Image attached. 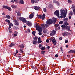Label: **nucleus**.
<instances>
[{"instance_id":"ea45409f","label":"nucleus","mask_w":75,"mask_h":75,"mask_svg":"<svg viewBox=\"0 0 75 75\" xmlns=\"http://www.w3.org/2000/svg\"><path fill=\"white\" fill-rule=\"evenodd\" d=\"M64 21H68V18H65L64 19Z\"/></svg>"},{"instance_id":"393cba45","label":"nucleus","mask_w":75,"mask_h":75,"mask_svg":"<svg viewBox=\"0 0 75 75\" xmlns=\"http://www.w3.org/2000/svg\"><path fill=\"white\" fill-rule=\"evenodd\" d=\"M61 27L62 28H66V26L64 25H62Z\"/></svg>"},{"instance_id":"aec40b11","label":"nucleus","mask_w":75,"mask_h":75,"mask_svg":"<svg viewBox=\"0 0 75 75\" xmlns=\"http://www.w3.org/2000/svg\"><path fill=\"white\" fill-rule=\"evenodd\" d=\"M64 24L66 26H67V25H69V24H68V22L67 21H65L64 22Z\"/></svg>"},{"instance_id":"473e14b6","label":"nucleus","mask_w":75,"mask_h":75,"mask_svg":"<svg viewBox=\"0 0 75 75\" xmlns=\"http://www.w3.org/2000/svg\"><path fill=\"white\" fill-rule=\"evenodd\" d=\"M59 24H56L54 25V27L56 28H57V27H59Z\"/></svg>"},{"instance_id":"7c9ffc66","label":"nucleus","mask_w":75,"mask_h":75,"mask_svg":"<svg viewBox=\"0 0 75 75\" xmlns=\"http://www.w3.org/2000/svg\"><path fill=\"white\" fill-rule=\"evenodd\" d=\"M45 25L46 28H47V27H49V24L47 23L45 24Z\"/></svg>"},{"instance_id":"412c9836","label":"nucleus","mask_w":75,"mask_h":75,"mask_svg":"<svg viewBox=\"0 0 75 75\" xmlns=\"http://www.w3.org/2000/svg\"><path fill=\"white\" fill-rule=\"evenodd\" d=\"M33 44H34L35 45L37 43V41H35V40H33Z\"/></svg>"},{"instance_id":"f257e3e1","label":"nucleus","mask_w":75,"mask_h":75,"mask_svg":"<svg viewBox=\"0 0 75 75\" xmlns=\"http://www.w3.org/2000/svg\"><path fill=\"white\" fill-rule=\"evenodd\" d=\"M53 20L51 19H49L47 21L46 23L49 25L52 24H55V23L57 22V18H53Z\"/></svg>"},{"instance_id":"f3484780","label":"nucleus","mask_w":75,"mask_h":75,"mask_svg":"<svg viewBox=\"0 0 75 75\" xmlns=\"http://www.w3.org/2000/svg\"><path fill=\"white\" fill-rule=\"evenodd\" d=\"M11 7L13 8H17V6L14 5H11Z\"/></svg>"},{"instance_id":"7ed1b4c3","label":"nucleus","mask_w":75,"mask_h":75,"mask_svg":"<svg viewBox=\"0 0 75 75\" xmlns=\"http://www.w3.org/2000/svg\"><path fill=\"white\" fill-rule=\"evenodd\" d=\"M19 19L23 23H27V20L24 18L21 17L19 18Z\"/></svg>"},{"instance_id":"4d7b16f0","label":"nucleus","mask_w":75,"mask_h":75,"mask_svg":"<svg viewBox=\"0 0 75 75\" xmlns=\"http://www.w3.org/2000/svg\"><path fill=\"white\" fill-rule=\"evenodd\" d=\"M68 40H65V43H68Z\"/></svg>"},{"instance_id":"c85d7f7f","label":"nucleus","mask_w":75,"mask_h":75,"mask_svg":"<svg viewBox=\"0 0 75 75\" xmlns=\"http://www.w3.org/2000/svg\"><path fill=\"white\" fill-rule=\"evenodd\" d=\"M68 52L69 53H72L73 54V50H71L70 51H69Z\"/></svg>"},{"instance_id":"f03ea898","label":"nucleus","mask_w":75,"mask_h":75,"mask_svg":"<svg viewBox=\"0 0 75 75\" xmlns=\"http://www.w3.org/2000/svg\"><path fill=\"white\" fill-rule=\"evenodd\" d=\"M61 15H63V18H65L67 16V13L65 12V10L64 9H61Z\"/></svg>"},{"instance_id":"37998d69","label":"nucleus","mask_w":75,"mask_h":75,"mask_svg":"<svg viewBox=\"0 0 75 75\" xmlns=\"http://www.w3.org/2000/svg\"><path fill=\"white\" fill-rule=\"evenodd\" d=\"M59 24H63V21H61L59 22Z\"/></svg>"},{"instance_id":"4be33fe9","label":"nucleus","mask_w":75,"mask_h":75,"mask_svg":"<svg viewBox=\"0 0 75 75\" xmlns=\"http://www.w3.org/2000/svg\"><path fill=\"white\" fill-rule=\"evenodd\" d=\"M5 21L6 22H7L8 23V24H9V23H10V20H8V19H6L5 20Z\"/></svg>"},{"instance_id":"39448f33","label":"nucleus","mask_w":75,"mask_h":75,"mask_svg":"<svg viewBox=\"0 0 75 75\" xmlns=\"http://www.w3.org/2000/svg\"><path fill=\"white\" fill-rule=\"evenodd\" d=\"M56 34V31L55 30H52L50 33V35L51 36H53V35H54Z\"/></svg>"},{"instance_id":"680f3d73","label":"nucleus","mask_w":75,"mask_h":75,"mask_svg":"<svg viewBox=\"0 0 75 75\" xmlns=\"http://www.w3.org/2000/svg\"><path fill=\"white\" fill-rule=\"evenodd\" d=\"M72 8H75V6H74V5H72Z\"/></svg>"},{"instance_id":"864d4df0","label":"nucleus","mask_w":75,"mask_h":75,"mask_svg":"<svg viewBox=\"0 0 75 75\" xmlns=\"http://www.w3.org/2000/svg\"><path fill=\"white\" fill-rule=\"evenodd\" d=\"M53 44H54V45H56V44H57V42L56 41H55V42H53Z\"/></svg>"},{"instance_id":"13d9d810","label":"nucleus","mask_w":75,"mask_h":75,"mask_svg":"<svg viewBox=\"0 0 75 75\" xmlns=\"http://www.w3.org/2000/svg\"><path fill=\"white\" fill-rule=\"evenodd\" d=\"M10 25H11L12 27H13V23H10Z\"/></svg>"},{"instance_id":"f704fd0d","label":"nucleus","mask_w":75,"mask_h":75,"mask_svg":"<svg viewBox=\"0 0 75 75\" xmlns=\"http://www.w3.org/2000/svg\"><path fill=\"white\" fill-rule=\"evenodd\" d=\"M43 10L44 11L45 13H46L47 12V9L46 8H43Z\"/></svg>"},{"instance_id":"58836bf2","label":"nucleus","mask_w":75,"mask_h":75,"mask_svg":"<svg viewBox=\"0 0 75 75\" xmlns=\"http://www.w3.org/2000/svg\"><path fill=\"white\" fill-rule=\"evenodd\" d=\"M39 48H40V49H41V48H42V45H41V44H40L39 45Z\"/></svg>"},{"instance_id":"a211bd4d","label":"nucleus","mask_w":75,"mask_h":75,"mask_svg":"<svg viewBox=\"0 0 75 75\" xmlns=\"http://www.w3.org/2000/svg\"><path fill=\"white\" fill-rule=\"evenodd\" d=\"M21 13L20 12V11H18V12L17 13V16H21Z\"/></svg>"},{"instance_id":"603ef678","label":"nucleus","mask_w":75,"mask_h":75,"mask_svg":"<svg viewBox=\"0 0 75 75\" xmlns=\"http://www.w3.org/2000/svg\"><path fill=\"white\" fill-rule=\"evenodd\" d=\"M18 11H18V10H16L15 11V13H18Z\"/></svg>"},{"instance_id":"0eeeda50","label":"nucleus","mask_w":75,"mask_h":75,"mask_svg":"<svg viewBox=\"0 0 75 75\" xmlns=\"http://www.w3.org/2000/svg\"><path fill=\"white\" fill-rule=\"evenodd\" d=\"M34 13H32V14H30L29 16V17L30 19H31L34 17Z\"/></svg>"},{"instance_id":"6e6d98bb","label":"nucleus","mask_w":75,"mask_h":75,"mask_svg":"<svg viewBox=\"0 0 75 75\" xmlns=\"http://www.w3.org/2000/svg\"><path fill=\"white\" fill-rule=\"evenodd\" d=\"M49 42H50V40H49L48 39H47L46 40V42H47V43Z\"/></svg>"},{"instance_id":"1a4fd4ad","label":"nucleus","mask_w":75,"mask_h":75,"mask_svg":"<svg viewBox=\"0 0 75 75\" xmlns=\"http://www.w3.org/2000/svg\"><path fill=\"white\" fill-rule=\"evenodd\" d=\"M35 27L36 28L37 30H38V29H39L40 28V27L39 26H38V24H36L35 25Z\"/></svg>"},{"instance_id":"6e6552de","label":"nucleus","mask_w":75,"mask_h":75,"mask_svg":"<svg viewBox=\"0 0 75 75\" xmlns=\"http://www.w3.org/2000/svg\"><path fill=\"white\" fill-rule=\"evenodd\" d=\"M26 24L29 27H31V26L32 25V23H31L29 21L26 22Z\"/></svg>"},{"instance_id":"9d476101","label":"nucleus","mask_w":75,"mask_h":75,"mask_svg":"<svg viewBox=\"0 0 75 75\" xmlns=\"http://www.w3.org/2000/svg\"><path fill=\"white\" fill-rule=\"evenodd\" d=\"M53 3H56V4H57V6H59V2L57 1L56 0H54Z\"/></svg>"},{"instance_id":"4c0bfd02","label":"nucleus","mask_w":75,"mask_h":75,"mask_svg":"<svg viewBox=\"0 0 75 75\" xmlns=\"http://www.w3.org/2000/svg\"><path fill=\"white\" fill-rule=\"evenodd\" d=\"M41 42H42V41L41 40H38V44H40V43H41Z\"/></svg>"},{"instance_id":"338daca9","label":"nucleus","mask_w":75,"mask_h":75,"mask_svg":"<svg viewBox=\"0 0 75 75\" xmlns=\"http://www.w3.org/2000/svg\"><path fill=\"white\" fill-rule=\"evenodd\" d=\"M60 18H63V15H61Z\"/></svg>"},{"instance_id":"9b49d317","label":"nucleus","mask_w":75,"mask_h":75,"mask_svg":"<svg viewBox=\"0 0 75 75\" xmlns=\"http://www.w3.org/2000/svg\"><path fill=\"white\" fill-rule=\"evenodd\" d=\"M45 14H43L42 16H41V18L43 20H44L45 19Z\"/></svg>"},{"instance_id":"bf43d9fd","label":"nucleus","mask_w":75,"mask_h":75,"mask_svg":"<svg viewBox=\"0 0 75 75\" xmlns=\"http://www.w3.org/2000/svg\"><path fill=\"white\" fill-rule=\"evenodd\" d=\"M75 54V50H73V54Z\"/></svg>"},{"instance_id":"a18cd8bd","label":"nucleus","mask_w":75,"mask_h":75,"mask_svg":"<svg viewBox=\"0 0 75 75\" xmlns=\"http://www.w3.org/2000/svg\"><path fill=\"white\" fill-rule=\"evenodd\" d=\"M31 1L32 3L33 4H34V3L35 2V1L34 0H31Z\"/></svg>"},{"instance_id":"2eb2a0df","label":"nucleus","mask_w":75,"mask_h":75,"mask_svg":"<svg viewBox=\"0 0 75 75\" xmlns=\"http://www.w3.org/2000/svg\"><path fill=\"white\" fill-rule=\"evenodd\" d=\"M41 25L42 26V28L44 30H45V24L43 23V24H42Z\"/></svg>"},{"instance_id":"cd10ccee","label":"nucleus","mask_w":75,"mask_h":75,"mask_svg":"<svg viewBox=\"0 0 75 75\" xmlns=\"http://www.w3.org/2000/svg\"><path fill=\"white\" fill-rule=\"evenodd\" d=\"M7 9H8V10H9V11H11V9L10 7H8V6H7Z\"/></svg>"},{"instance_id":"e2e57ef3","label":"nucleus","mask_w":75,"mask_h":75,"mask_svg":"<svg viewBox=\"0 0 75 75\" xmlns=\"http://www.w3.org/2000/svg\"><path fill=\"white\" fill-rule=\"evenodd\" d=\"M59 40H62V37L59 38Z\"/></svg>"},{"instance_id":"72a5a7b5","label":"nucleus","mask_w":75,"mask_h":75,"mask_svg":"<svg viewBox=\"0 0 75 75\" xmlns=\"http://www.w3.org/2000/svg\"><path fill=\"white\" fill-rule=\"evenodd\" d=\"M32 34L35 36V31H33L32 32Z\"/></svg>"},{"instance_id":"f8f14e48","label":"nucleus","mask_w":75,"mask_h":75,"mask_svg":"<svg viewBox=\"0 0 75 75\" xmlns=\"http://www.w3.org/2000/svg\"><path fill=\"white\" fill-rule=\"evenodd\" d=\"M34 9L35 10H39L40 9V8L39 6H35Z\"/></svg>"},{"instance_id":"09e8293b","label":"nucleus","mask_w":75,"mask_h":75,"mask_svg":"<svg viewBox=\"0 0 75 75\" xmlns=\"http://www.w3.org/2000/svg\"><path fill=\"white\" fill-rule=\"evenodd\" d=\"M41 15H38V18H41Z\"/></svg>"},{"instance_id":"5701e85b","label":"nucleus","mask_w":75,"mask_h":75,"mask_svg":"<svg viewBox=\"0 0 75 75\" xmlns=\"http://www.w3.org/2000/svg\"><path fill=\"white\" fill-rule=\"evenodd\" d=\"M19 47L21 48H24V45L23 44L21 45H19Z\"/></svg>"},{"instance_id":"8fccbe9b","label":"nucleus","mask_w":75,"mask_h":75,"mask_svg":"<svg viewBox=\"0 0 75 75\" xmlns=\"http://www.w3.org/2000/svg\"><path fill=\"white\" fill-rule=\"evenodd\" d=\"M52 40H53V39H52V38H51L49 39V40H50V42L52 41Z\"/></svg>"},{"instance_id":"3c124183","label":"nucleus","mask_w":75,"mask_h":75,"mask_svg":"<svg viewBox=\"0 0 75 75\" xmlns=\"http://www.w3.org/2000/svg\"><path fill=\"white\" fill-rule=\"evenodd\" d=\"M68 2L69 3H71V0H68Z\"/></svg>"},{"instance_id":"dca6fc26","label":"nucleus","mask_w":75,"mask_h":75,"mask_svg":"<svg viewBox=\"0 0 75 75\" xmlns=\"http://www.w3.org/2000/svg\"><path fill=\"white\" fill-rule=\"evenodd\" d=\"M19 3H21L22 4H24V2L23 0H20V1L19 2Z\"/></svg>"},{"instance_id":"774afa93","label":"nucleus","mask_w":75,"mask_h":75,"mask_svg":"<svg viewBox=\"0 0 75 75\" xmlns=\"http://www.w3.org/2000/svg\"><path fill=\"white\" fill-rule=\"evenodd\" d=\"M28 32L29 33H30V29H28Z\"/></svg>"},{"instance_id":"c9c22d12","label":"nucleus","mask_w":75,"mask_h":75,"mask_svg":"<svg viewBox=\"0 0 75 75\" xmlns=\"http://www.w3.org/2000/svg\"><path fill=\"white\" fill-rule=\"evenodd\" d=\"M70 28V27L69 26H66V29L67 30H68V29H69V28Z\"/></svg>"},{"instance_id":"79ce46f5","label":"nucleus","mask_w":75,"mask_h":75,"mask_svg":"<svg viewBox=\"0 0 75 75\" xmlns=\"http://www.w3.org/2000/svg\"><path fill=\"white\" fill-rule=\"evenodd\" d=\"M45 49V47H42L41 48V50L42 51H43V50H44Z\"/></svg>"},{"instance_id":"c03bdc74","label":"nucleus","mask_w":75,"mask_h":75,"mask_svg":"<svg viewBox=\"0 0 75 75\" xmlns=\"http://www.w3.org/2000/svg\"><path fill=\"white\" fill-rule=\"evenodd\" d=\"M56 40H55V39L54 38L53 39V40H52V42L53 43L54 42H55Z\"/></svg>"},{"instance_id":"bb28decb","label":"nucleus","mask_w":75,"mask_h":75,"mask_svg":"<svg viewBox=\"0 0 75 75\" xmlns=\"http://www.w3.org/2000/svg\"><path fill=\"white\" fill-rule=\"evenodd\" d=\"M20 53H21V54H23V49H20Z\"/></svg>"},{"instance_id":"a878e982","label":"nucleus","mask_w":75,"mask_h":75,"mask_svg":"<svg viewBox=\"0 0 75 75\" xmlns=\"http://www.w3.org/2000/svg\"><path fill=\"white\" fill-rule=\"evenodd\" d=\"M71 72V70L68 69L67 71V74H69Z\"/></svg>"},{"instance_id":"6ab92c4d","label":"nucleus","mask_w":75,"mask_h":75,"mask_svg":"<svg viewBox=\"0 0 75 75\" xmlns=\"http://www.w3.org/2000/svg\"><path fill=\"white\" fill-rule=\"evenodd\" d=\"M33 40L35 41H37V40H38V37L37 36H35V37L33 38Z\"/></svg>"},{"instance_id":"20e7f679","label":"nucleus","mask_w":75,"mask_h":75,"mask_svg":"<svg viewBox=\"0 0 75 75\" xmlns=\"http://www.w3.org/2000/svg\"><path fill=\"white\" fill-rule=\"evenodd\" d=\"M54 14L57 16L58 17L59 16V12L58 10H57L54 12Z\"/></svg>"},{"instance_id":"052dcab7","label":"nucleus","mask_w":75,"mask_h":75,"mask_svg":"<svg viewBox=\"0 0 75 75\" xmlns=\"http://www.w3.org/2000/svg\"><path fill=\"white\" fill-rule=\"evenodd\" d=\"M73 13H74V15H75V9L73 10Z\"/></svg>"},{"instance_id":"0e129e2a","label":"nucleus","mask_w":75,"mask_h":75,"mask_svg":"<svg viewBox=\"0 0 75 75\" xmlns=\"http://www.w3.org/2000/svg\"><path fill=\"white\" fill-rule=\"evenodd\" d=\"M55 57H58V55L56 54L55 55Z\"/></svg>"},{"instance_id":"c756f323","label":"nucleus","mask_w":75,"mask_h":75,"mask_svg":"<svg viewBox=\"0 0 75 75\" xmlns=\"http://www.w3.org/2000/svg\"><path fill=\"white\" fill-rule=\"evenodd\" d=\"M6 17L8 19H10V16L9 15H6Z\"/></svg>"},{"instance_id":"5fc2aeb1","label":"nucleus","mask_w":75,"mask_h":75,"mask_svg":"<svg viewBox=\"0 0 75 75\" xmlns=\"http://www.w3.org/2000/svg\"><path fill=\"white\" fill-rule=\"evenodd\" d=\"M38 34L39 35H42V33L41 32H39L38 33Z\"/></svg>"},{"instance_id":"49530a36","label":"nucleus","mask_w":75,"mask_h":75,"mask_svg":"<svg viewBox=\"0 0 75 75\" xmlns=\"http://www.w3.org/2000/svg\"><path fill=\"white\" fill-rule=\"evenodd\" d=\"M69 14H70V15L71 16H72V15H73V13L72 12V11H70V13Z\"/></svg>"},{"instance_id":"4468645a","label":"nucleus","mask_w":75,"mask_h":75,"mask_svg":"<svg viewBox=\"0 0 75 75\" xmlns=\"http://www.w3.org/2000/svg\"><path fill=\"white\" fill-rule=\"evenodd\" d=\"M38 30L39 32H42V28L41 27H40L38 29Z\"/></svg>"},{"instance_id":"a19ab883","label":"nucleus","mask_w":75,"mask_h":75,"mask_svg":"<svg viewBox=\"0 0 75 75\" xmlns=\"http://www.w3.org/2000/svg\"><path fill=\"white\" fill-rule=\"evenodd\" d=\"M49 7H50V8H52L53 7V6H52V5L51 4H50Z\"/></svg>"},{"instance_id":"b1692460","label":"nucleus","mask_w":75,"mask_h":75,"mask_svg":"<svg viewBox=\"0 0 75 75\" xmlns=\"http://www.w3.org/2000/svg\"><path fill=\"white\" fill-rule=\"evenodd\" d=\"M14 44L11 43L10 45V47H13V46H14Z\"/></svg>"},{"instance_id":"2f4dec72","label":"nucleus","mask_w":75,"mask_h":75,"mask_svg":"<svg viewBox=\"0 0 75 75\" xmlns=\"http://www.w3.org/2000/svg\"><path fill=\"white\" fill-rule=\"evenodd\" d=\"M8 6H3V8H6V9H7V7Z\"/></svg>"},{"instance_id":"de8ad7c7","label":"nucleus","mask_w":75,"mask_h":75,"mask_svg":"<svg viewBox=\"0 0 75 75\" xmlns=\"http://www.w3.org/2000/svg\"><path fill=\"white\" fill-rule=\"evenodd\" d=\"M45 52V51H42L41 52L42 54H44Z\"/></svg>"},{"instance_id":"ddd939ff","label":"nucleus","mask_w":75,"mask_h":75,"mask_svg":"<svg viewBox=\"0 0 75 75\" xmlns=\"http://www.w3.org/2000/svg\"><path fill=\"white\" fill-rule=\"evenodd\" d=\"M63 35L65 37V36H66L67 35H68V32H64L63 33Z\"/></svg>"},{"instance_id":"69168bd1","label":"nucleus","mask_w":75,"mask_h":75,"mask_svg":"<svg viewBox=\"0 0 75 75\" xmlns=\"http://www.w3.org/2000/svg\"><path fill=\"white\" fill-rule=\"evenodd\" d=\"M39 40H41V37H39L38 38V41Z\"/></svg>"},{"instance_id":"423d86ee","label":"nucleus","mask_w":75,"mask_h":75,"mask_svg":"<svg viewBox=\"0 0 75 75\" xmlns=\"http://www.w3.org/2000/svg\"><path fill=\"white\" fill-rule=\"evenodd\" d=\"M13 21L15 23V24L16 25H17V26H18L19 25V23H18V22L17 21V20L16 19H15L13 20Z\"/></svg>"},{"instance_id":"e433bc0d","label":"nucleus","mask_w":75,"mask_h":75,"mask_svg":"<svg viewBox=\"0 0 75 75\" xmlns=\"http://www.w3.org/2000/svg\"><path fill=\"white\" fill-rule=\"evenodd\" d=\"M11 25H9V27H8V30H9V31H10V30H11Z\"/></svg>"}]
</instances>
